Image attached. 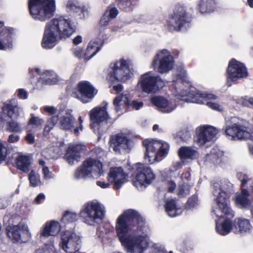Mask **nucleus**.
<instances>
[{
    "label": "nucleus",
    "mask_w": 253,
    "mask_h": 253,
    "mask_svg": "<svg viewBox=\"0 0 253 253\" xmlns=\"http://www.w3.org/2000/svg\"><path fill=\"white\" fill-rule=\"evenodd\" d=\"M144 218L136 211L128 209L118 217L115 226L117 235L128 253H142L148 247L146 237L143 235H127L129 232L137 234L143 231Z\"/></svg>",
    "instance_id": "obj_1"
},
{
    "label": "nucleus",
    "mask_w": 253,
    "mask_h": 253,
    "mask_svg": "<svg viewBox=\"0 0 253 253\" xmlns=\"http://www.w3.org/2000/svg\"><path fill=\"white\" fill-rule=\"evenodd\" d=\"M76 31V26L70 18L60 16L52 19L44 27L41 45L43 48H53L59 40L70 38Z\"/></svg>",
    "instance_id": "obj_2"
},
{
    "label": "nucleus",
    "mask_w": 253,
    "mask_h": 253,
    "mask_svg": "<svg viewBox=\"0 0 253 253\" xmlns=\"http://www.w3.org/2000/svg\"><path fill=\"white\" fill-rule=\"evenodd\" d=\"M193 19L184 5L176 4L168 14L165 27L170 33L187 31L192 26Z\"/></svg>",
    "instance_id": "obj_3"
},
{
    "label": "nucleus",
    "mask_w": 253,
    "mask_h": 253,
    "mask_svg": "<svg viewBox=\"0 0 253 253\" xmlns=\"http://www.w3.org/2000/svg\"><path fill=\"white\" fill-rule=\"evenodd\" d=\"M133 65L130 59L122 58L109 66L108 78L113 83H125L133 75Z\"/></svg>",
    "instance_id": "obj_4"
},
{
    "label": "nucleus",
    "mask_w": 253,
    "mask_h": 253,
    "mask_svg": "<svg viewBox=\"0 0 253 253\" xmlns=\"http://www.w3.org/2000/svg\"><path fill=\"white\" fill-rule=\"evenodd\" d=\"M28 10L35 20L44 22L51 18L56 10L55 0H29Z\"/></svg>",
    "instance_id": "obj_5"
},
{
    "label": "nucleus",
    "mask_w": 253,
    "mask_h": 253,
    "mask_svg": "<svg viewBox=\"0 0 253 253\" xmlns=\"http://www.w3.org/2000/svg\"><path fill=\"white\" fill-rule=\"evenodd\" d=\"M142 145L145 148L144 158L149 164L159 161L158 158L165 157L169 148L168 143L152 139H144Z\"/></svg>",
    "instance_id": "obj_6"
},
{
    "label": "nucleus",
    "mask_w": 253,
    "mask_h": 253,
    "mask_svg": "<svg viewBox=\"0 0 253 253\" xmlns=\"http://www.w3.org/2000/svg\"><path fill=\"white\" fill-rule=\"evenodd\" d=\"M105 214L104 208L100 203L91 201L84 205L80 216L84 223L95 226L102 223Z\"/></svg>",
    "instance_id": "obj_7"
},
{
    "label": "nucleus",
    "mask_w": 253,
    "mask_h": 253,
    "mask_svg": "<svg viewBox=\"0 0 253 253\" xmlns=\"http://www.w3.org/2000/svg\"><path fill=\"white\" fill-rule=\"evenodd\" d=\"M229 197L226 192L220 191L216 199V204L224 216L226 217L221 224L216 225L217 232L221 235L225 236L228 234L232 228V223L230 218H232L234 214L232 210L229 206Z\"/></svg>",
    "instance_id": "obj_8"
},
{
    "label": "nucleus",
    "mask_w": 253,
    "mask_h": 253,
    "mask_svg": "<svg viewBox=\"0 0 253 253\" xmlns=\"http://www.w3.org/2000/svg\"><path fill=\"white\" fill-rule=\"evenodd\" d=\"M182 97H186L185 100L187 102H191L198 104H206L209 108L216 111H221V106L218 103L208 101V100L216 99V95L211 93H202L194 87H189L183 90L180 92Z\"/></svg>",
    "instance_id": "obj_9"
},
{
    "label": "nucleus",
    "mask_w": 253,
    "mask_h": 253,
    "mask_svg": "<svg viewBox=\"0 0 253 253\" xmlns=\"http://www.w3.org/2000/svg\"><path fill=\"white\" fill-rule=\"evenodd\" d=\"M135 180L133 185L138 189L142 190L150 185L156 176L152 169L146 164L137 163L132 167Z\"/></svg>",
    "instance_id": "obj_10"
},
{
    "label": "nucleus",
    "mask_w": 253,
    "mask_h": 253,
    "mask_svg": "<svg viewBox=\"0 0 253 253\" xmlns=\"http://www.w3.org/2000/svg\"><path fill=\"white\" fill-rule=\"evenodd\" d=\"M107 103L105 102L102 106H97L92 109L89 113L90 126L97 129L99 133L104 131L103 126L107 125L110 117L107 112Z\"/></svg>",
    "instance_id": "obj_11"
},
{
    "label": "nucleus",
    "mask_w": 253,
    "mask_h": 253,
    "mask_svg": "<svg viewBox=\"0 0 253 253\" xmlns=\"http://www.w3.org/2000/svg\"><path fill=\"white\" fill-rule=\"evenodd\" d=\"M138 84L142 91L148 94L155 93L165 86L164 81L159 76H153L151 72L142 75Z\"/></svg>",
    "instance_id": "obj_12"
},
{
    "label": "nucleus",
    "mask_w": 253,
    "mask_h": 253,
    "mask_svg": "<svg viewBox=\"0 0 253 253\" xmlns=\"http://www.w3.org/2000/svg\"><path fill=\"white\" fill-rule=\"evenodd\" d=\"M226 74L228 86H231L232 83L237 80L248 76L247 68L245 65L235 58L231 59L229 62Z\"/></svg>",
    "instance_id": "obj_13"
},
{
    "label": "nucleus",
    "mask_w": 253,
    "mask_h": 253,
    "mask_svg": "<svg viewBox=\"0 0 253 253\" xmlns=\"http://www.w3.org/2000/svg\"><path fill=\"white\" fill-rule=\"evenodd\" d=\"M98 92V90L87 81L79 82L77 85V91H73L72 96L78 98L84 103L91 101Z\"/></svg>",
    "instance_id": "obj_14"
},
{
    "label": "nucleus",
    "mask_w": 253,
    "mask_h": 253,
    "mask_svg": "<svg viewBox=\"0 0 253 253\" xmlns=\"http://www.w3.org/2000/svg\"><path fill=\"white\" fill-rule=\"evenodd\" d=\"M60 238L59 246L67 253H75L78 251L80 239L74 232L69 230L62 231Z\"/></svg>",
    "instance_id": "obj_15"
},
{
    "label": "nucleus",
    "mask_w": 253,
    "mask_h": 253,
    "mask_svg": "<svg viewBox=\"0 0 253 253\" xmlns=\"http://www.w3.org/2000/svg\"><path fill=\"white\" fill-rule=\"evenodd\" d=\"M7 235L13 243H26L31 238L27 225L20 224L7 229Z\"/></svg>",
    "instance_id": "obj_16"
},
{
    "label": "nucleus",
    "mask_w": 253,
    "mask_h": 253,
    "mask_svg": "<svg viewBox=\"0 0 253 253\" xmlns=\"http://www.w3.org/2000/svg\"><path fill=\"white\" fill-rule=\"evenodd\" d=\"M102 166V163L99 160L90 157L88 158L83 162L82 165L77 169L75 177L77 179L85 178L91 173V169L93 167L99 169Z\"/></svg>",
    "instance_id": "obj_17"
},
{
    "label": "nucleus",
    "mask_w": 253,
    "mask_h": 253,
    "mask_svg": "<svg viewBox=\"0 0 253 253\" xmlns=\"http://www.w3.org/2000/svg\"><path fill=\"white\" fill-rule=\"evenodd\" d=\"M130 139L123 134L117 133L112 135L109 139L110 146L113 151L120 154L121 151L130 149Z\"/></svg>",
    "instance_id": "obj_18"
},
{
    "label": "nucleus",
    "mask_w": 253,
    "mask_h": 253,
    "mask_svg": "<svg viewBox=\"0 0 253 253\" xmlns=\"http://www.w3.org/2000/svg\"><path fill=\"white\" fill-rule=\"evenodd\" d=\"M61 230V226L59 222L54 220L48 221L43 225L40 231V237L41 239L47 238L52 237L49 244H45L46 246H53L54 238Z\"/></svg>",
    "instance_id": "obj_19"
},
{
    "label": "nucleus",
    "mask_w": 253,
    "mask_h": 253,
    "mask_svg": "<svg viewBox=\"0 0 253 253\" xmlns=\"http://www.w3.org/2000/svg\"><path fill=\"white\" fill-rule=\"evenodd\" d=\"M127 175L121 167H112L108 174L107 179L114 183V188L119 189L125 181Z\"/></svg>",
    "instance_id": "obj_20"
},
{
    "label": "nucleus",
    "mask_w": 253,
    "mask_h": 253,
    "mask_svg": "<svg viewBox=\"0 0 253 253\" xmlns=\"http://www.w3.org/2000/svg\"><path fill=\"white\" fill-rule=\"evenodd\" d=\"M113 105L116 111L119 112L124 109L127 110L131 105L135 110H138L143 106V103L133 100L130 103L128 97L122 94L118 95L115 98L113 101Z\"/></svg>",
    "instance_id": "obj_21"
},
{
    "label": "nucleus",
    "mask_w": 253,
    "mask_h": 253,
    "mask_svg": "<svg viewBox=\"0 0 253 253\" xmlns=\"http://www.w3.org/2000/svg\"><path fill=\"white\" fill-rule=\"evenodd\" d=\"M217 132V129L213 126H201L197 134V142L200 145H204L207 142L211 141Z\"/></svg>",
    "instance_id": "obj_22"
},
{
    "label": "nucleus",
    "mask_w": 253,
    "mask_h": 253,
    "mask_svg": "<svg viewBox=\"0 0 253 253\" xmlns=\"http://www.w3.org/2000/svg\"><path fill=\"white\" fill-rule=\"evenodd\" d=\"M84 146L81 144H73L67 148L64 155V158L70 165H73L75 161L79 162L81 157V153Z\"/></svg>",
    "instance_id": "obj_23"
},
{
    "label": "nucleus",
    "mask_w": 253,
    "mask_h": 253,
    "mask_svg": "<svg viewBox=\"0 0 253 253\" xmlns=\"http://www.w3.org/2000/svg\"><path fill=\"white\" fill-rule=\"evenodd\" d=\"M224 132L226 136L231 137V139L233 140H242L245 138L246 131L244 129L243 126L237 124L226 126Z\"/></svg>",
    "instance_id": "obj_24"
},
{
    "label": "nucleus",
    "mask_w": 253,
    "mask_h": 253,
    "mask_svg": "<svg viewBox=\"0 0 253 253\" xmlns=\"http://www.w3.org/2000/svg\"><path fill=\"white\" fill-rule=\"evenodd\" d=\"M13 31V28L10 27L2 29L1 34L3 38L2 41L0 40V50L12 48Z\"/></svg>",
    "instance_id": "obj_25"
},
{
    "label": "nucleus",
    "mask_w": 253,
    "mask_h": 253,
    "mask_svg": "<svg viewBox=\"0 0 253 253\" xmlns=\"http://www.w3.org/2000/svg\"><path fill=\"white\" fill-rule=\"evenodd\" d=\"M76 119L73 115L62 116L59 119V126L64 131H72L75 127Z\"/></svg>",
    "instance_id": "obj_26"
},
{
    "label": "nucleus",
    "mask_w": 253,
    "mask_h": 253,
    "mask_svg": "<svg viewBox=\"0 0 253 253\" xmlns=\"http://www.w3.org/2000/svg\"><path fill=\"white\" fill-rule=\"evenodd\" d=\"M173 59L171 55H166L162 57L159 61L158 71L163 74L168 72L173 67Z\"/></svg>",
    "instance_id": "obj_27"
},
{
    "label": "nucleus",
    "mask_w": 253,
    "mask_h": 253,
    "mask_svg": "<svg viewBox=\"0 0 253 253\" xmlns=\"http://www.w3.org/2000/svg\"><path fill=\"white\" fill-rule=\"evenodd\" d=\"M178 155L181 159H196L199 157L198 151L191 147L183 146L178 150Z\"/></svg>",
    "instance_id": "obj_28"
},
{
    "label": "nucleus",
    "mask_w": 253,
    "mask_h": 253,
    "mask_svg": "<svg viewBox=\"0 0 253 253\" xmlns=\"http://www.w3.org/2000/svg\"><path fill=\"white\" fill-rule=\"evenodd\" d=\"M16 168L24 173H27L30 170L31 161L29 156L26 155L18 156L15 161Z\"/></svg>",
    "instance_id": "obj_29"
},
{
    "label": "nucleus",
    "mask_w": 253,
    "mask_h": 253,
    "mask_svg": "<svg viewBox=\"0 0 253 253\" xmlns=\"http://www.w3.org/2000/svg\"><path fill=\"white\" fill-rule=\"evenodd\" d=\"M66 6L70 11L73 13L84 14L87 11L86 6L77 0H68Z\"/></svg>",
    "instance_id": "obj_30"
},
{
    "label": "nucleus",
    "mask_w": 253,
    "mask_h": 253,
    "mask_svg": "<svg viewBox=\"0 0 253 253\" xmlns=\"http://www.w3.org/2000/svg\"><path fill=\"white\" fill-rule=\"evenodd\" d=\"M139 0H115L117 6L125 11H132L138 4Z\"/></svg>",
    "instance_id": "obj_31"
},
{
    "label": "nucleus",
    "mask_w": 253,
    "mask_h": 253,
    "mask_svg": "<svg viewBox=\"0 0 253 253\" xmlns=\"http://www.w3.org/2000/svg\"><path fill=\"white\" fill-rule=\"evenodd\" d=\"M250 194L246 189H242L240 194L236 196V203L241 206L242 208H247L251 204V202L249 199Z\"/></svg>",
    "instance_id": "obj_32"
},
{
    "label": "nucleus",
    "mask_w": 253,
    "mask_h": 253,
    "mask_svg": "<svg viewBox=\"0 0 253 253\" xmlns=\"http://www.w3.org/2000/svg\"><path fill=\"white\" fill-rule=\"evenodd\" d=\"M101 47L98 46L97 42H90L84 53V59L88 61L93 57L100 49Z\"/></svg>",
    "instance_id": "obj_33"
},
{
    "label": "nucleus",
    "mask_w": 253,
    "mask_h": 253,
    "mask_svg": "<svg viewBox=\"0 0 253 253\" xmlns=\"http://www.w3.org/2000/svg\"><path fill=\"white\" fill-rule=\"evenodd\" d=\"M18 107L10 103H4L2 107V114L0 119H2V115L8 117L9 118H14L18 116Z\"/></svg>",
    "instance_id": "obj_34"
},
{
    "label": "nucleus",
    "mask_w": 253,
    "mask_h": 253,
    "mask_svg": "<svg viewBox=\"0 0 253 253\" xmlns=\"http://www.w3.org/2000/svg\"><path fill=\"white\" fill-rule=\"evenodd\" d=\"M151 102L165 112L169 113L171 111V110H169L168 108L169 105L168 100L162 96H158L152 97L151 98Z\"/></svg>",
    "instance_id": "obj_35"
},
{
    "label": "nucleus",
    "mask_w": 253,
    "mask_h": 253,
    "mask_svg": "<svg viewBox=\"0 0 253 253\" xmlns=\"http://www.w3.org/2000/svg\"><path fill=\"white\" fill-rule=\"evenodd\" d=\"M164 207L166 212L169 216L174 217L176 216L178 208H177L175 199H170L166 200L165 202Z\"/></svg>",
    "instance_id": "obj_36"
},
{
    "label": "nucleus",
    "mask_w": 253,
    "mask_h": 253,
    "mask_svg": "<svg viewBox=\"0 0 253 253\" xmlns=\"http://www.w3.org/2000/svg\"><path fill=\"white\" fill-rule=\"evenodd\" d=\"M214 5L213 0H200L198 9L201 13H210L214 11Z\"/></svg>",
    "instance_id": "obj_37"
},
{
    "label": "nucleus",
    "mask_w": 253,
    "mask_h": 253,
    "mask_svg": "<svg viewBox=\"0 0 253 253\" xmlns=\"http://www.w3.org/2000/svg\"><path fill=\"white\" fill-rule=\"evenodd\" d=\"M235 226L237 229H239L240 232H249L252 226L250 224V221L248 219L238 218V221L235 220Z\"/></svg>",
    "instance_id": "obj_38"
},
{
    "label": "nucleus",
    "mask_w": 253,
    "mask_h": 253,
    "mask_svg": "<svg viewBox=\"0 0 253 253\" xmlns=\"http://www.w3.org/2000/svg\"><path fill=\"white\" fill-rule=\"evenodd\" d=\"M30 117L28 122V126H31L34 130H41L44 123L43 120L38 117H36L34 114H31Z\"/></svg>",
    "instance_id": "obj_39"
},
{
    "label": "nucleus",
    "mask_w": 253,
    "mask_h": 253,
    "mask_svg": "<svg viewBox=\"0 0 253 253\" xmlns=\"http://www.w3.org/2000/svg\"><path fill=\"white\" fill-rule=\"evenodd\" d=\"M77 219L78 215L76 213L67 211L64 212L63 215L61 222L64 224H68L75 222Z\"/></svg>",
    "instance_id": "obj_40"
},
{
    "label": "nucleus",
    "mask_w": 253,
    "mask_h": 253,
    "mask_svg": "<svg viewBox=\"0 0 253 253\" xmlns=\"http://www.w3.org/2000/svg\"><path fill=\"white\" fill-rule=\"evenodd\" d=\"M8 130L10 132H20L21 131L19 124L13 120L9 121L7 124Z\"/></svg>",
    "instance_id": "obj_41"
},
{
    "label": "nucleus",
    "mask_w": 253,
    "mask_h": 253,
    "mask_svg": "<svg viewBox=\"0 0 253 253\" xmlns=\"http://www.w3.org/2000/svg\"><path fill=\"white\" fill-rule=\"evenodd\" d=\"M198 205V197L197 195H194L190 197L186 203V207L188 208H193Z\"/></svg>",
    "instance_id": "obj_42"
},
{
    "label": "nucleus",
    "mask_w": 253,
    "mask_h": 253,
    "mask_svg": "<svg viewBox=\"0 0 253 253\" xmlns=\"http://www.w3.org/2000/svg\"><path fill=\"white\" fill-rule=\"evenodd\" d=\"M105 12H107L108 16L111 19L115 18L119 14V10L115 7H112L110 5L107 7Z\"/></svg>",
    "instance_id": "obj_43"
},
{
    "label": "nucleus",
    "mask_w": 253,
    "mask_h": 253,
    "mask_svg": "<svg viewBox=\"0 0 253 253\" xmlns=\"http://www.w3.org/2000/svg\"><path fill=\"white\" fill-rule=\"evenodd\" d=\"M29 180L31 186L36 187L38 185V179L36 175L35 172L34 170H32L29 173Z\"/></svg>",
    "instance_id": "obj_44"
},
{
    "label": "nucleus",
    "mask_w": 253,
    "mask_h": 253,
    "mask_svg": "<svg viewBox=\"0 0 253 253\" xmlns=\"http://www.w3.org/2000/svg\"><path fill=\"white\" fill-rule=\"evenodd\" d=\"M112 19L108 16L107 12H104L101 16L99 21V26L100 27H106L108 25L109 22Z\"/></svg>",
    "instance_id": "obj_45"
},
{
    "label": "nucleus",
    "mask_w": 253,
    "mask_h": 253,
    "mask_svg": "<svg viewBox=\"0 0 253 253\" xmlns=\"http://www.w3.org/2000/svg\"><path fill=\"white\" fill-rule=\"evenodd\" d=\"M7 155V148L2 143H0V163L5 160Z\"/></svg>",
    "instance_id": "obj_46"
},
{
    "label": "nucleus",
    "mask_w": 253,
    "mask_h": 253,
    "mask_svg": "<svg viewBox=\"0 0 253 253\" xmlns=\"http://www.w3.org/2000/svg\"><path fill=\"white\" fill-rule=\"evenodd\" d=\"M78 121L80 124L79 126H75V127L74 129V133L77 136H78L79 134V130H83V126L82 125L83 120L82 119V117L80 116L79 117Z\"/></svg>",
    "instance_id": "obj_47"
},
{
    "label": "nucleus",
    "mask_w": 253,
    "mask_h": 253,
    "mask_svg": "<svg viewBox=\"0 0 253 253\" xmlns=\"http://www.w3.org/2000/svg\"><path fill=\"white\" fill-rule=\"evenodd\" d=\"M17 96L20 99H25L28 98V94L24 89L20 88L17 90Z\"/></svg>",
    "instance_id": "obj_48"
},
{
    "label": "nucleus",
    "mask_w": 253,
    "mask_h": 253,
    "mask_svg": "<svg viewBox=\"0 0 253 253\" xmlns=\"http://www.w3.org/2000/svg\"><path fill=\"white\" fill-rule=\"evenodd\" d=\"M176 187V183L172 180L168 182V192L169 193H173Z\"/></svg>",
    "instance_id": "obj_49"
},
{
    "label": "nucleus",
    "mask_w": 253,
    "mask_h": 253,
    "mask_svg": "<svg viewBox=\"0 0 253 253\" xmlns=\"http://www.w3.org/2000/svg\"><path fill=\"white\" fill-rule=\"evenodd\" d=\"M186 186L184 184L180 185L178 186L177 195L178 196L184 197L187 194L185 192Z\"/></svg>",
    "instance_id": "obj_50"
},
{
    "label": "nucleus",
    "mask_w": 253,
    "mask_h": 253,
    "mask_svg": "<svg viewBox=\"0 0 253 253\" xmlns=\"http://www.w3.org/2000/svg\"><path fill=\"white\" fill-rule=\"evenodd\" d=\"M34 72L36 73L37 75H43V74H42L41 72V71L40 69L38 68H36L35 69H29V73L30 75L31 78H34L35 77V75H34Z\"/></svg>",
    "instance_id": "obj_51"
},
{
    "label": "nucleus",
    "mask_w": 253,
    "mask_h": 253,
    "mask_svg": "<svg viewBox=\"0 0 253 253\" xmlns=\"http://www.w3.org/2000/svg\"><path fill=\"white\" fill-rule=\"evenodd\" d=\"M180 138L182 141H187L191 138L190 132L188 130L183 131L180 135Z\"/></svg>",
    "instance_id": "obj_52"
},
{
    "label": "nucleus",
    "mask_w": 253,
    "mask_h": 253,
    "mask_svg": "<svg viewBox=\"0 0 253 253\" xmlns=\"http://www.w3.org/2000/svg\"><path fill=\"white\" fill-rule=\"evenodd\" d=\"M20 137L18 135L10 134L8 136L7 141L9 143H14L19 140Z\"/></svg>",
    "instance_id": "obj_53"
},
{
    "label": "nucleus",
    "mask_w": 253,
    "mask_h": 253,
    "mask_svg": "<svg viewBox=\"0 0 253 253\" xmlns=\"http://www.w3.org/2000/svg\"><path fill=\"white\" fill-rule=\"evenodd\" d=\"M56 83V79L54 78H47L42 80V84L44 85H51Z\"/></svg>",
    "instance_id": "obj_54"
},
{
    "label": "nucleus",
    "mask_w": 253,
    "mask_h": 253,
    "mask_svg": "<svg viewBox=\"0 0 253 253\" xmlns=\"http://www.w3.org/2000/svg\"><path fill=\"white\" fill-rule=\"evenodd\" d=\"M58 120V118L57 116H53L48 120L47 123L50 124L51 126H54L57 124Z\"/></svg>",
    "instance_id": "obj_55"
},
{
    "label": "nucleus",
    "mask_w": 253,
    "mask_h": 253,
    "mask_svg": "<svg viewBox=\"0 0 253 253\" xmlns=\"http://www.w3.org/2000/svg\"><path fill=\"white\" fill-rule=\"evenodd\" d=\"M54 126L50 125V124H48L47 122V124L45 125L43 131V134L44 135H47L50 130L53 128Z\"/></svg>",
    "instance_id": "obj_56"
},
{
    "label": "nucleus",
    "mask_w": 253,
    "mask_h": 253,
    "mask_svg": "<svg viewBox=\"0 0 253 253\" xmlns=\"http://www.w3.org/2000/svg\"><path fill=\"white\" fill-rule=\"evenodd\" d=\"M84 51L83 49H79L78 50H76L74 51V54L76 56L79 57V58H84Z\"/></svg>",
    "instance_id": "obj_57"
},
{
    "label": "nucleus",
    "mask_w": 253,
    "mask_h": 253,
    "mask_svg": "<svg viewBox=\"0 0 253 253\" xmlns=\"http://www.w3.org/2000/svg\"><path fill=\"white\" fill-rule=\"evenodd\" d=\"M25 139L29 144H33L35 142V136L31 133L27 134Z\"/></svg>",
    "instance_id": "obj_58"
},
{
    "label": "nucleus",
    "mask_w": 253,
    "mask_h": 253,
    "mask_svg": "<svg viewBox=\"0 0 253 253\" xmlns=\"http://www.w3.org/2000/svg\"><path fill=\"white\" fill-rule=\"evenodd\" d=\"M96 184L97 186H100L102 188H108V187H109L110 185L109 183H106L104 181H97Z\"/></svg>",
    "instance_id": "obj_59"
},
{
    "label": "nucleus",
    "mask_w": 253,
    "mask_h": 253,
    "mask_svg": "<svg viewBox=\"0 0 253 253\" xmlns=\"http://www.w3.org/2000/svg\"><path fill=\"white\" fill-rule=\"evenodd\" d=\"M44 110L51 115H53L55 113L56 110L54 107L47 106L44 107Z\"/></svg>",
    "instance_id": "obj_60"
},
{
    "label": "nucleus",
    "mask_w": 253,
    "mask_h": 253,
    "mask_svg": "<svg viewBox=\"0 0 253 253\" xmlns=\"http://www.w3.org/2000/svg\"><path fill=\"white\" fill-rule=\"evenodd\" d=\"M45 199V196L42 193L39 194L35 199V202L37 204H40L41 201Z\"/></svg>",
    "instance_id": "obj_61"
},
{
    "label": "nucleus",
    "mask_w": 253,
    "mask_h": 253,
    "mask_svg": "<svg viewBox=\"0 0 253 253\" xmlns=\"http://www.w3.org/2000/svg\"><path fill=\"white\" fill-rule=\"evenodd\" d=\"M82 42V37L77 36L73 40V42L75 45H78Z\"/></svg>",
    "instance_id": "obj_62"
},
{
    "label": "nucleus",
    "mask_w": 253,
    "mask_h": 253,
    "mask_svg": "<svg viewBox=\"0 0 253 253\" xmlns=\"http://www.w3.org/2000/svg\"><path fill=\"white\" fill-rule=\"evenodd\" d=\"M113 88L117 92V93H120L123 90V86L121 84H118L117 85H114L113 86Z\"/></svg>",
    "instance_id": "obj_63"
},
{
    "label": "nucleus",
    "mask_w": 253,
    "mask_h": 253,
    "mask_svg": "<svg viewBox=\"0 0 253 253\" xmlns=\"http://www.w3.org/2000/svg\"><path fill=\"white\" fill-rule=\"evenodd\" d=\"M42 173L44 176L47 177L49 172L48 168L46 166H44L42 169Z\"/></svg>",
    "instance_id": "obj_64"
}]
</instances>
